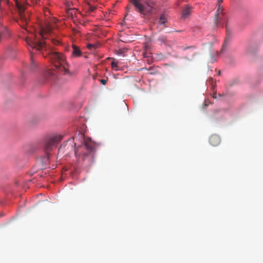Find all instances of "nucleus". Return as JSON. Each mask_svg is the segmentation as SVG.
Returning a JSON list of instances; mask_svg holds the SVG:
<instances>
[{"label":"nucleus","mask_w":263,"mask_h":263,"mask_svg":"<svg viewBox=\"0 0 263 263\" xmlns=\"http://www.w3.org/2000/svg\"><path fill=\"white\" fill-rule=\"evenodd\" d=\"M51 30L50 27L48 26L40 30L39 37L36 34H33L32 37L27 38V43L30 47L29 49L30 53L33 54L34 50L40 51L43 54V51H46L50 60L59 71L63 72L64 74L71 75V73L69 70V65L65 55L62 53L52 51L47 45V42L44 40L47 38V34L51 32Z\"/></svg>","instance_id":"nucleus-1"},{"label":"nucleus","mask_w":263,"mask_h":263,"mask_svg":"<svg viewBox=\"0 0 263 263\" xmlns=\"http://www.w3.org/2000/svg\"><path fill=\"white\" fill-rule=\"evenodd\" d=\"M73 138L69 139L68 141L65 144H62L59 149L58 154L67 155L74 146L75 157L77 158V161H80V159L82 161H84L87 158L91 159L93 156V153L95 150V144L90 138L84 139L83 142L80 145L76 147V143L73 145Z\"/></svg>","instance_id":"nucleus-2"},{"label":"nucleus","mask_w":263,"mask_h":263,"mask_svg":"<svg viewBox=\"0 0 263 263\" xmlns=\"http://www.w3.org/2000/svg\"><path fill=\"white\" fill-rule=\"evenodd\" d=\"M136 9L141 14H151L153 7L148 0H130Z\"/></svg>","instance_id":"nucleus-3"},{"label":"nucleus","mask_w":263,"mask_h":263,"mask_svg":"<svg viewBox=\"0 0 263 263\" xmlns=\"http://www.w3.org/2000/svg\"><path fill=\"white\" fill-rule=\"evenodd\" d=\"M63 137V136L62 135L55 134L46 139L44 144V150L46 154V157L43 160L45 164L49 159L48 152L52 149L53 146L57 144L62 139Z\"/></svg>","instance_id":"nucleus-4"},{"label":"nucleus","mask_w":263,"mask_h":263,"mask_svg":"<svg viewBox=\"0 0 263 263\" xmlns=\"http://www.w3.org/2000/svg\"><path fill=\"white\" fill-rule=\"evenodd\" d=\"M16 5L19 12V15L21 21L25 24H27L28 22V14L25 12L26 7L18 2H16Z\"/></svg>","instance_id":"nucleus-5"},{"label":"nucleus","mask_w":263,"mask_h":263,"mask_svg":"<svg viewBox=\"0 0 263 263\" xmlns=\"http://www.w3.org/2000/svg\"><path fill=\"white\" fill-rule=\"evenodd\" d=\"M223 18L222 9L220 5L218 6L216 13L214 18V26L217 27L219 25V22Z\"/></svg>","instance_id":"nucleus-6"},{"label":"nucleus","mask_w":263,"mask_h":263,"mask_svg":"<svg viewBox=\"0 0 263 263\" xmlns=\"http://www.w3.org/2000/svg\"><path fill=\"white\" fill-rule=\"evenodd\" d=\"M209 142L211 145L216 146L219 144L220 142V138L219 136L217 135H212L210 137Z\"/></svg>","instance_id":"nucleus-7"},{"label":"nucleus","mask_w":263,"mask_h":263,"mask_svg":"<svg viewBox=\"0 0 263 263\" xmlns=\"http://www.w3.org/2000/svg\"><path fill=\"white\" fill-rule=\"evenodd\" d=\"M72 55L73 57H79L82 55V52L81 50L75 45H72Z\"/></svg>","instance_id":"nucleus-8"},{"label":"nucleus","mask_w":263,"mask_h":263,"mask_svg":"<svg viewBox=\"0 0 263 263\" xmlns=\"http://www.w3.org/2000/svg\"><path fill=\"white\" fill-rule=\"evenodd\" d=\"M191 11H192V8L190 6L186 5L185 6V7H184V8L182 10V17L183 18H186L188 17L189 15L191 13Z\"/></svg>","instance_id":"nucleus-9"},{"label":"nucleus","mask_w":263,"mask_h":263,"mask_svg":"<svg viewBox=\"0 0 263 263\" xmlns=\"http://www.w3.org/2000/svg\"><path fill=\"white\" fill-rule=\"evenodd\" d=\"M158 40L161 43H163V44H164L166 45H168L169 46H171L173 44V43L170 42V41H168L167 40V39L165 36L162 35V36H160L158 38Z\"/></svg>","instance_id":"nucleus-10"},{"label":"nucleus","mask_w":263,"mask_h":263,"mask_svg":"<svg viewBox=\"0 0 263 263\" xmlns=\"http://www.w3.org/2000/svg\"><path fill=\"white\" fill-rule=\"evenodd\" d=\"M167 22V17L164 14H161L159 18L158 23L160 24H164Z\"/></svg>","instance_id":"nucleus-11"},{"label":"nucleus","mask_w":263,"mask_h":263,"mask_svg":"<svg viewBox=\"0 0 263 263\" xmlns=\"http://www.w3.org/2000/svg\"><path fill=\"white\" fill-rule=\"evenodd\" d=\"M30 60H31V65H30V68L31 70H34L36 67V64L35 62V61L32 57V55H31V57H30Z\"/></svg>","instance_id":"nucleus-12"},{"label":"nucleus","mask_w":263,"mask_h":263,"mask_svg":"<svg viewBox=\"0 0 263 263\" xmlns=\"http://www.w3.org/2000/svg\"><path fill=\"white\" fill-rule=\"evenodd\" d=\"M98 46L96 44H87V47L88 49H89V50H92V49H96L97 48H98Z\"/></svg>","instance_id":"nucleus-13"},{"label":"nucleus","mask_w":263,"mask_h":263,"mask_svg":"<svg viewBox=\"0 0 263 263\" xmlns=\"http://www.w3.org/2000/svg\"><path fill=\"white\" fill-rule=\"evenodd\" d=\"M111 67L112 68H114L115 70H118V62H115V61H112L111 63Z\"/></svg>","instance_id":"nucleus-14"},{"label":"nucleus","mask_w":263,"mask_h":263,"mask_svg":"<svg viewBox=\"0 0 263 263\" xmlns=\"http://www.w3.org/2000/svg\"><path fill=\"white\" fill-rule=\"evenodd\" d=\"M88 10L90 12H93L96 9V7L93 6L92 4H88Z\"/></svg>","instance_id":"nucleus-15"},{"label":"nucleus","mask_w":263,"mask_h":263,"mask_svg":"<svg viewBox=\"0 0 263 263\" xmlns=\"http://www.w3.org/2000/svg\"><path fill=\"white\" fill-rule=\"evenodd\" d=\"M207 83L211 84L213 87H214L215 84V82L214 80L212 78H210L208 80Z\"/></svg>","instance_id":"nucleus-16"},{"label":"nucleus","mask_w":263,"mask_h":263,"mask_svg":"<svg viewBox=\"0 0 263 263\" xmlns=\"http://www.w3.org/2000/svg\"><path fill=\"white\" fill-rule=\"evenodd\" d=\"M66 6L67 8H70L71 2L69 0H66Z\"/></svg>","instance_id":"nucleus-17"},{"label":"nucleus","mask_w":263,"mask_h":263,"mask_svg":"<svg viewBox=\"0 0 263 263\" xmlns=\"http://www.w3.org/2000/svg\"><path fill=\"white\" fill-rule=\"evenodd\" d=\"M210 103H211V102L210 101V100H204V105L205 107L208 106L209 105V104Z\"/></svg>","instance_id":"nucleus-18"},{"label":"nucleus","mask_w":263,"mask_h":263,"mask_svg":"<svg viewBox=\"0 0 263 263\" xmlns=\"http://www.w3.org/2000/svg\"><path fill=\"white\" fill-rule=\"evenodd\" d=\"M96 1L97 0H85V2L87 4H92V3Z\"/></svg>","instance_id":"nucleus-19"},{"label":"nucleus","mask_w":263,"mask_h":263,"mask_svg":"<svg viewBox=\"0 0 263 263\" xmlns=\"http://www.w3.org/2000/svg\"><path fill=\"white\" fill-rule=\"evenodd\" d=\"M100 82L103 84V85H105L106 84V82H107V80H105V79H101L100 80Z\"/></svg>","instance_id":"nucleus-20"},{"label":"nucleus","mask_w":263,"mask_h":263,"mask_svg":"<svg viewBox=\"0 0 263 263\" xmlns=\"http://www.w3.org/2000/svg\"><path fill=\"white\" fill-rule=\"evenodd\" d=\"M48 76H50V77H55V76H54V74L52 73V72H51V71H49V72H48Z\"/></svg>","instance_id":"nucleus-21"},{"label":"nucleus","mask_w":263,"mask_h":263,"mask_svg":"<svg viewBox=\"0 0 263 263\" xmlns=\"http://www.w3.org/2000/svg\"><path fill=\"white\" fill-rule=\"evenodd\" d=\"M39 1H40L39 0H33V4H37Z\"/></svg>","instance_id":"nucleus-22"},{"label":"nucleus","mask_w":263,"mask_h":263,"mask_svg":"<svg viewBox=\"0 0 263 263\" xmlns=\"http://www.w3.org/2000/svg\"><path fill=\"white\" fill-rule=\"evenodd\" d=\"M222 2V0H218V6L220 5V4Z\"/></svg>","instance_id":"nucleus-23"},{"label":"nucleus","mask_w":263,"mask_h":263,"mask_svg":"<svg viewBox=\"0 0 263 263\" xmlns=\"http://www.w3.org/2000/svg\"><path fill=\"white\" fill-rule=\"evenodd\" d=\"M213 97V99H216V98H217L216 94L214 93Z\"/></svg>","instance_id":"nucleus-24"},{"label":"nucleus","mask_w":263,"mask_h":263,"mask_svg":"<svg viewBox=\"0 0 263 263\" xmlns=\"http://www.w3.org/2000/svg\"><path fill=\"white\" fill-rule=\"evenodd\" d=\"M218 95H219V96L220 97H223V96H224L223 95V94H220V93H219Z\"/></svg>","instance_id":"nucleus-25"},{"label":"nucleus","mask_w":263,"mask_h":263,"mask_svg":"<svg viewBox=\"0 0 263 263\" xmlns=\"http://www.w3.org/2000/svg\"><path fill=\"white\" fill-rule=\"evenodd\" d=\"M218 75H220V71H218Z\"/></svg>","instance_id":"nucleus-26"},{"label":"nucleus","mask_w":263,"mask_h":263,"mask_svg":"<svg viewBox=\"0 0 263 263\" xmlns=\"http://www.w3.org/2000/svg\"><path fill=\"white\" fill-rule=\"evenodd\" d=\"M143 56L144 58H145L146 56V53H143Z\"/></svg>","instance_id":"nucleus-27"},{"label":"nucleus","mask_w":263,"mask_h":263,"mask_svg":"<svg viewBox=\"0 0 263 263\" xmlns=\"http://www.w3.org/2000/svg\"><path fill=\"white\" fill-rule=\"evenodd\" d=\"M223 51V48H222V49H221V51Z\"/></svg>","instance_id":"nucleus-28"}]
</instances>
